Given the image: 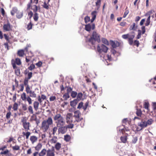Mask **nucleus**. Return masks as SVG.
Listing matches in <instances>:
<instances>
[{"label":"nucleus","mask_w":156,"mask_h":156,"mask_svg":"<svg viewBox=\"0 0 156 156\" xmlns=\"http://www.w3.org/2000/svg\"><path fill=\"white\" fill-rule=\"evenodd\" d=\"M11 62L13 69L16 68V64L18 66H20L21 64V60L20 58H16L15 60L13 59H12Z\"/></svg>","instance_id":"nucleus-5"},{"label":"nucleus","mask_w":156,"mask_h":156,"mask_svg":"<svg viewBox=\"0 0 156 156\" xmlns=\"http://www.w3.org/2000/svg\"><path fill=\"white\" fill-rule=\"evenodd\" d=\"M127 137L126 136H122L120 137V140L121 142L124 143H126L127 140Z\"/></svg>","instance_id":"nucleus-29"},{"label":"nucleus","mask_w":156,"mask_h":156,"mask_svg":"<svg viewBox=\"0 0 156 156\" xmlns=\"http://www.w3.org/2000/svg\"><path fill=\"white\" fill-rule=\"evenodd\" d=\"M61 147V144L59 143H57L55 145V147L57 151L59 150Z\"/></svg>","instance_id":"nucleus-31"},{"label":"nucleus","mask_w":156,"mask_h":156,"mask_svg":"<svg viewBox=\"0 0 156 156\" xmlns=\"http://www.w3.org/2000/svg\"><path fill=\"white\" fill-rule=\"evenodd\" d=\"M154 122V120L152 119H148L147 122H146V124L147 126L151 125Z\"/></svg>","instance_id":"nucleus-38"},{"label":"nucleus","mask_w":156,"mask_h":156,"mask_svg":"<svg viewBox=\"0 0 156 156\" xmlns=\"http://www.w3.org/2000/svg\"><path fill=\"white\" fill-rule=\"evenodd\" d=\"M89 104V101H87L85 104V105L83 106V108L84 111H85L87 109Z\"/></svg>","instance_id":"nucleus-58"},{"label":"nucleus","mask_w":156,"mask_h":156,"mask_svg":"<svg viewBox=\"0 0 156 156\" xmlns=\"http://www.w3.org/2000/svg\"><path fill=\"white\" fill-rule=\"evenodd\" d=\"M66 119L67 123H70L74 125H76L77 122H81L80 126L83 127L84 126V120L81 116V113L79 110H77L74 112V115L73 116L72 113H68L66 116Z\"/></svg>","instance_id":"nucleus-1"},{"label":"nucleus","mask_w":156,"mask_h":156,"mask_svg":"<svg viewBox=\"0 0 156 156\" xmlns=\"http://www.w3.org/2000/svg\"><path fill=\"white\" fill-rule=\"evenodd\" d=\"M42 6L44 8L48 10L49 9V5L46 2H44V4Z\"/></svg>","instance_id":"nucleus-46"},{"label":"nucleus","mask_w":156,"mask_h":156,"mask_svg":"<svg viewBox=\"0 0 156 156\" xmlns=\"http://www.w3.org/2000/svg\"><path fill=\"white\" fill-rule=\"evenodd\" d=\"M77 95V93L75 91H72L71 94V96L73 98H74L76 97Z\"/></svg>","instance_id":"nucleus-41"},{"label":"nucleus","mask_w":156,"mask_h":156,"mask_svg":"<svg viewBox=\"0 0 156 156\" xmlns=\"http://www.w3.org/2000/svg\"><path fill=\"white\" fill-rule=\"evenodd\" d=\"M97 13V12L96 11H93L91 13V15L92 16V17L96 18V17Z\"/></svg>","instance_id":"nucleus-57"},{"label":"nucleus","mask_w":156,"mask_h":156,"mask_svg":"<svg viewBox=\"0 0 156 156\" xmlns=\"http://www.w3.org/2000/svg\"><path fill=\"white\" fill-rule=\"evenodd\" d=\"M33 7H34V8H31V9L33 10L34 12L35 13L37 12L38 10V7L36 5H33Z\"/></svg>","instance_id":"nucleus-52"},{"label":"nucleus","mask_w":156,"mask_h":156,"mask_svg":"<svg viewBox=\"0 0 156 156\" xmlns=\"http://www.w3.org/2000/svg\"><path fill=\"white\" fill-rule=\"evenodd\" d=\"M23 126L26 131H28L30 129V123L29 122H27L26 120L23 119L21 121Z\"/></svg>","instance_id":"nucleus-6"},{"label":"nucleus","mask_w":156,"mask_h":156,"mask_svg":"<svg viewBox=\"0 0 156 156\" xmlns=\"http://www.w3.org/2000/svg\"><path fill=\"white\" fill-rule=\"evenodd\" d=\"M29 80L28 79L26 78H25L24 81H23V85L25 86H29L28 85V81Z\"/></svg>","instance_id":"nucleus-44"},{"label":"nucleus","mask_w":156,"mask_h":156,"mask_svg":"<svg viewBox=\"0 0 156 156\" xmlns=\"http://www.w3.org/2000/svg\"><path fill=\"white\" fill-rule=\"evenodd\" d=\"M63 117L59 113H56L53 117L54 120L55 122L63 118Z\"/></svg>","instance_id":"nucleus-14"},{"label":"nucleus","mask_w":156,"mask_h":156,"mask_svg":"<svg viewBox=\"0 0 156 156\" xmlns=\"http://www.w3.org/2000/svg\"><path fill=\"white\" fill-rule=\"evenodd\" d=\"M28 77L26 78L30 80L32 77V73L31 72H28L27 74Z\"/></svg>","instance_id":"nucleus-63"},{"label":"nucleus","mask_w":156,"mask_h":156,"mask_svg":"<svg viewBox=\"0 0 156 156\" xmlns=\"http://www.w3.org/2000/svg\"><path fill=\"white\" fill-rule=\"evenodd\" d=\"M129 129H126V128H124L120 129H119V131L123 134L125 132V131H129Z\"/></svg>","instance_id":"nucleus-54"},{"label":"nucleus","mask_w":156,"mask_h":156,"mask_svg":"<svg viewBox=\"0 0 156 156\" xmlns=\"http://www.w3.org/2000/svg\"><path fill=\"white\" fill-rule=\"evenodd\" d=\"M129 12V10L127 9V7L125 9V12L124 13L123 16V18H124L126 17V16L127 15V14H128Z\"/></svg>","instance_id":"nucleus-53"},{"label":"nucleus","mask_w":156,"mask_h":156,"mask_svg":"<svg viewBox=\"0 0 156 156\" xmlns=\"http://www.w3.org/2000/svg\"><path fill=\"white\" fill-rule=\"evenodd\" d=\"M55 151L53 147L51 149H48L46 156H55Z\"/></svg>","instance_id":"nucleus-12"},{"label":"nucleus","mask_w":156,"mask_h":156,"mask_svg":"<svg viewBox=\"0 0 156 156\" xmlns=\"http://www.w3.org/2000/svg\"><path fill=\"white\" fill-rule=\"evenodd\" d=\"M57 137L56 136H54L51 140L50 142L51 144L55 143L57 141Z\"/></svg>","instance_id":"nucleus-36"},{"label":"nucleus","mask_w":156,"mask_h":156,"mask_svg":"<svg viewBox=\"0 0 156 156\" xmlns=\"http://www.w3.org/2000/svg\"><path fill=\"white\" fill-rule=\"evenodd\" d=\"M37 137L35 136H30V140L32 144H34L37 140Z\"/></svg>","instance_id":"nucleus-15"},{"label":"nucleus","mask_w":156,"mask_h":156,"mask_svg":"<svg viewBox=\"0 0 156 156\" xmlns=\"http://www.w3.org/2000/svg\"><path fill=\"white\" fill-rule=\"evenodd\" d=\"M68 125L66 126H62L59 127L58 129V133H59L63 134L65 133L67 131V129H72L73 128V124L70 123H67Z\"/></svg>","instance_id":"nucleus-2"},{"label":"nucleus","mask_w":156,"mask_h":156,"mask_svg":"<svg viewBox=\"0 0 156 156\" xmlns=\"http://www.w3.org/2000/svg\"><path fill=\"white\" fill-rule=\"evenodd\" d=\"M71 139V137L69 135H66L64 136V140L66 142L69 141Z\"/></svg>","instance_id":"nucleus-33"},{"label":"nucleus","mask_w":156,"mask_h":156,"mask_svg":"<svg viewBox=\"0 0 156 156\" xmlns=\"http://www.w3.org/2000/svg\"><path fill=\"white\" fill-rule=\"evenodd\" d=\"M45 122H46L47 123L50 125H52L53 124V120L52 118L51 117H49L46 120H44Z\"/></svg>","instance_id":"nucleus-18"},{"label":"nucleus","mask_w":156,"mask_h":156,"mask_svg":"<svg viewBox=\"0 0 156 156\" xmlns=\"http://www.w3.org/2000/svg\"><path fill=\"white\" fill-rule=\"evenodd\" d=\"M30 53L31 55L26 56V61L27 63L28 62L31 60L32 57L34 56V55L31 52H30Z\"/></svg>","instance_id":"nucleus-24"},{"label":"nucleus","mask_w":156,"mask_h":156,"mask_svg":"<svg viewBox=\"0 0 156 156\" xmlns=\"http://www.w3.org/2000/svg\"><path fill=\"white\" fill-rule=\"evenodd\" d=\"M136 115L138 116H141L142 114V111L141 109H138L137 106H136Z\"/></svg>","instance_id":"nucleus-27"},{"label":"nucleus","mask_w":156,"mask_h":156,"mask_svg":"<svg viewBox=\"0 0 156 156\" xmlns=\"http://www.w3.org/2000/svg\"><path fill=\"white\" fill-rule=\"evenodd\" d=\"M18 104L17 103L15 102L13 105L12 108L14 111H16L18 109Z\"/></svg>","instance_id":"nucleus-35"},{"label":"nucleus","mask_w":156,"mask_h":156,"mask_svg":"<svg viewBox=\"0 0 156 156\" xmlns=\"http://www.w3.org/2000/svg\"><path fill=\"white\" fill-rule=\"evenodd\" d=\"M32 90H31L29 86H27L26 87V91L27 94L30 93Z\"/></svg>","instance_id":"nucleus-47"},{"label":"nucleus","mask_w":156,"mask_h":156,"mask_svg":"<svg viewBox=\"0 0 156 156\" xmlns=\"http://www.w3.org/2000/svg\"><path fill=\"white\" fill-rule=\"evenodd\" d=\"M22 134L23 136H25L26 139H28L29 136L31 134V133L30 132L27 131L26 133H25L24 132H23Z\"/></svg>","instance_id":"nucleus-28"},{"label":"nucleus","mask_w":156,"mask_h":156,"mask_svg":"<svg viewBox=\"0 0 156 156\" xmlns=\"http://www.w3.org/2000/svg\"><path fill=\"white\" fill-rule=\"evenodd\" d=\"M23 15V11L20 12V11H19L17 13L16 17L18 19H20L22 17Z\"/></svg>","instance_id":"nucleus-22"},{"label":"nucleus","mask_w":156,"mask_h":156,"mask_svg":"<svg viewBox=\"0 0 156 156\" xmlns=\"http://www.w3.org/2000/svg\"><path fill=\"white\" fill-rule=\"evenodd\" d=\"M28 110L29 111V112L30 113V114H33V113L34 112H33V109L32 106L30 105L28 107Z\"/></svg>","instance_id":"nucleus-56"},{"label":"nucleus","mask_w":156,"mask_h":156,"mask_svg":"<svg viewBox=\"0 0 156 156\" xmlns=\"http://www.w3.org/2000/svg\"><path fill=\"white\" fill-rule=\"evenodd\" d=\"M91 37L93 38L94 39L96 40L98 42L100 41V36L95 31H94L93 32L92 36Z\"/></svg>","instance_id":"nucleus-11"},{"label":"nucleus","mask_w":156,"mask_h":156,"mask_svg":"<svg viewBox=\"0 0 156 156\" xmlns=\"http://www.w3.org/2000/svg\"><path fill=\"white\" fill-rule=\"evenodd\" d=\"M33 24L31 22H30L27 25V28L28 30H29L32 28Z\"/></svg>","instance_id":"nucleus-43"},{"label":"nucleus","mask_w":156,"mask_h":156,"mask_svg":"<svg viewBox=\"0 0 156 156\" xmlns=\"http://www.w3.org/2000/svg\"><path fill=\"white\" fill-rule=\"evenodd\" d=\"M79 101L77 99H75L73 101H70V105L73 107L76 106Z\"/></svg>","instance_id":"nucleus-21"},{"label":"nucleus","mask_w":156,"mask_h":156,"mask_svg":"<svg viewBox=\"0 0 156 156\" xmlns=\"http://www.w3.org/2000/svg\"><path fill=\"white\" fill-rule=\"evenodd\" d=\"M96 41H97L96 40L91 37L89 39L88 41V42L90 43L92 45L94 44Z\"/></svg>","instance_id":"nucleus-34"},{"label":"nucleus","mask_w":156,"mask_h":156,"mask_svg":"<svg viewBox=\"0 0 156 156\" xmlns=\"http://www.w3.org/2000/svg\"><path fill=\"white\" fill-rule=\"evenodd\" d=\"M95 25L94 24H93L91 25L90 24H88L85 25V30L87 31H90L91 29L93 30L95 29Z\"/></svg>","instance_id":"nucleus-10"},{"label":"nucleus","mask_w":156,"mask_h":156,"mask_svg":"<svg viewBox=\"0 0 156 156\" xmlns=\"http://www.w3.org/2000/svg\"><path fill=\"white\" fill-rule=\"evenodd\" d=\"M137 25H136L135 23H133L132 24L130 25L129 29L130 30H135L137 29Z\"/></svg>","instance_id":"nucleus-20"},{"label":"nucleus","mask_w":156,"mask_h":156,"mask_svg":"<svg viewBox=\"0 0 156 156\" xmlns=\"http://www.w3.org/2000/svg\"><path fill=\"white\" fill-rule=\"evenodd\" d=\"M13 151H18L20 150V147L18 145H16L15 146L12 147Z\"/></svg>","instance_id":"nucleus-37"},{"label":"nucleus","mask_w":156,"mask_h":156,"mask_svg":"<svg viewBox=\"0 0 156 156\" xmlns=\"http://www.w3.org/2000/svg\"><path fill=\"white\" fill-rule=\"evenodd\" d=\"M139 44L140 43L138 41L136 40L134 41L133 44V45H136L137 46V47H138Z\"/></svg>","instance_id":"nucleus-64"},{"label":"nucleus","mask_w":156,"mask_h":156,"mask_svg":"<svg viewBox=\"0 0 156 156\" xmlns=\"http://www.w3.org/2000/svg\"><path fill=\"white\" fill-rule=\"evenodd\" d=\"M149 105V104L148 102H145L144 103V108L145 109L148 110Z\"/></svg>","instance_id":"nucleus-42"},{"label":"nucleus","mask_w":156,"mask_h":156,"mask_svg":"<svg viewBox=\"0 0 156 156\" xmlns=\"http://www.w3.org/2000/svg\"><path fill=\"white\" fill-rule=\"evenodd\" d=\"M19 11L16 8L14 7L11 11V14L12 16H13L15 13L17 14Z\"/></svg>","instance_id":"nucleus-23"},{"label":"nucleus","mask_w":156,"mask_h":156,"mask_svg":"<svg viewBox=\"0 0 156 156\" xmlns=\"http://www.w3.org/2000/svg\"><path fill=\"white\" fill-rule=\"evenodd\" d=\"M83 94L82 93H78V94H77V98L76 99L78 100L79 101L83 97Z\"/></svg>","instance_id":"nucleus-40"},{"label":"nucleus","mask_w":156,"mask_h":156,"mask_svg":"<svg viewBox=\"0 0 156 156\" xmlns=\"http://www.w3.org/2000/svg\"><path fill=\"white\" fill-rule=\"evenodd\" d=\"M47 150L46 149L44 148L39 153L38 155L39 156H44L47 154Z\"/></svg>","instance_id":"nucleus-17"},{"label":"nucleus","mask_w":156,"mask_h":156,"mask_svg":"<svg viewBox=\"0 0 156 156\" xmlns=\"http://www.w3.org/2000/svg\"><path fill=\"white\" fill-rule=\"evenodd\" d=\"M97 49L98 52L100 54H101L103 52L104 53H106L108 48L106 46L102 44L101 46L98 45L97 47Z\"/></svg>","instance_id":"nucleus-4"},{"label":"nucleus","mask_w":156,"mask_h":156,"mask_svg":"<svg viewBox=\"0 0 156 156\" xmlns=\"http://www.w3.org/2000/svg\"><path fill=\"white\" fill-rule=\"evenodd\" d=\"M21 98L23 101H27L28 102L29 105H30L32 103L31 99L29 96H28L27 97L26 94L25 92H23L21 94Z\"/></svg>","instance_id":"nucleus-3"},{"label":"nucleus","mask_w":156,"mask_h":156,"mask_svg":"<svg viewBox=\"0 0 156 156\" xmlns=\"http://www.w3.org/2000/svg\"><path fill=\"white\" fill-rule=\"evenodd\" d=\"M4 30L9 31L12 30V27L9 22L8 21L6 24H5L3 26Z\"/></svg>","instance_id":"nucleus-7"},{"label":"nucleus","mask_w":156,"mask_h":156,"mask_svg":"<svg viewBox=\"0 0 156 156\" xmlns=\"http://www.w3.org/2000/svg\"><path fill=\"white\" fill-rule=\"evenodd\" d=\"M33 18L35 21H37L38 20V14L37 12L34 13Z\"/></svg>","instance_id":"nucleus-45"},{"label":"nucleus","mask_w":156,"mask_h":156,"mask_svg":"<svg viewBox=\"0 0 156 156\" xmlns=\"http://www.w3.org/2000/svg\"><path fill=\"white\" fill-rule=\"evenodd\" d=\"M22 108L23 110L25 111L27 109V105L25 104H22Z\"/></svg>","instance_id":"nucleus-61"},{"label":"nucleus","mask_w":156,"mask_h":156,"mask_svg":"<svg viewBox=\"0 0 156 156\" xmlns=\"http://www.w3.org/2000/svg\"><path fill=\"white\" fill-rule=\"evenodd\" d=\"M4 37L5 39L7 41V42L11 44V43L10 42V41L9 40V37L8 36H7V35L6 34H4Z\"/></svg>","instance_id":"nucleus-55"},{"label":"nucleus","mask_w":156,"mask_h":156,"mask_svg":"<svg viewBox=\"0 0 156 156\" xmlns=\"http://www.w3.org/2000/svg\"><path fill=\"white\" fill-rule=\"evenodd\" d=\"M84 21L85 23H87L90 21V17L88 16H86L84 18Z\"/></svg>","instance_id":"nucleus-51"},{"label":"nucleus","mask_w":156,"mask_h":156,"mask_svg":"<svg viewBox=\"0 0 156 156\" xmlns=\"http://www.w3.org/2000/svg\"><path fill=\"white\" fill-rule=\"evenodd\" d=\"M46 97L45 95L44 94H41V97H40L39 95L38 96L37 100L39 103L41 104L42 101V100H45L46 99Z\"/></svg>","instance_id":"nucleus-16"},{"label":"nucleus","mask_w":156,"mask_h":156,"mask_svg":"<svg viewBox=\"0 0 156 156\" xmlns=\"http://www.w3.org/2000/svg\"><path fill=\"white\" fill-rule=\"evenodd\" d=\"M55 123H56L57 126L59 127L64 126L65 122L64 119L63 118L55 122Z\"/></svg>","instance_id":"nucleus-9"},{"label":"nucleus","mask_w":156,"mask_h":156,"mask_svg":"<svg viewBox=\"0 0 156 156\" xmlns=\"http://www.w3.org/2000/svg\"><path fill=\"white\" fill-rule=\"evenodd\" d=\"M58 127L57 126H55L54 127L53 129H52V134L53 135H54L56 133L58 129Z\"/></svg>","instance_id":"nucleus-50"},{"label":"nucleus","mask_w":156,"mask_h":156,"mask_svg":"<svg viewBox=\"0 0 156 156\" xmlns=\"http://www.w3.org/2000/svg\"><path fill=\"white\" fill-rule=\"evenodd\" d=\"M66 88L67 90V92L66 93H68V94H69V93L71 92L72 91L73 88L70 87L69 86H66Z\"/></svg>","instance_id":"nucleus-49"},{"label":"nucleus","mask_w":156,"mask_h":156,"mask_svg":"<svg viewBox=\"0 0 156 156\" xmlns=\"http://www.w3.org/2000/svg\"><path fill=\"white\" fill-rule=\"evenodd\" d=\"M11 115V112H8L7 113V114H6V119H9L10 118Z\"/></svg>","instance_id":"nucleus-60"},{"label":"nucleus","mask_w":156,"mask_h":156,"mask_svg":"<svg viewBox=\"0 0 156 156\" xmlns=\"http://www.w3.org/2000/svg\"><path fill=\"white\" fill-rule=\"evenodd\" d=\"M50 125L45 122L44 121L42 122L41 124V127L44 131L46 132L49 128Z\"/></svg>","instance_id":"nucleus-8"},{"label":"nucleus","mask_w":156,"mask_h":156,"mask_svg":"<svg viewBox=\"0 0 156 156\" xmlns=\"http://www.w3.org/2000/svg\"><path fill=\"white\" fill-rule=\"evenodd\" d=\"M35 65L32 64L28 67V69L30 70H32L33 69H34L35 68Z\"/></svg>","instance_id":"nucleus-59"},{"label":"nucleus","mask_w":156,"mask_h":156,"mask_svg":"<svg viewBox=\"0 0 156 156\" xmlns=\"http://www.w3.org/2000/svg\"><path fill=\"white\" fill-rule=\"evenodd\" d=\"M150 17H148L146 23H145V25L146 26H148L149 25L150 22Z\"/></svg>","instance_id":"nucleus-62"},{"label":"nucleus","mask_w":156,"mask_h":156,"mask_svg":"<svg viewBox=\"0 0 156 156\" xmlns=\"http://www.w3.org/2000/svg\"><path fill=\"white\" fill-rule=\"evenodd\" d=\"M17 55L20 57H23L24 54V51L23 50H20L17 52Z\"/></svg>","instance_id":"nucleus-26"},{"label":"nucleus","mask_w":156,"mask_h":156,"mask_svg":"<svg viewBox=\"0 0 156 156\" xmlns=\"http://www.w3.org/2000/svg\"><path fill=\"white\" fill-rule=\"evenodd\" d=\"M33 105L35 110L37 111L38 109L39 103L38 102L35 101Z\"/></svg>","instance_id":"nucleus-25"},{"label":"nucleus","mask_w":156,"mask_h":156,"mask_svg":"<svg viewBox=\"0 0 156 156\" xmlns=\"http://www.w3.org/2000/svg\"><path fill=\"white\" fill-rule=\"evenodd\" d=\"M14 69H15L14 71L15 73L17 76H20V71L19 67L16 66Z\"/></svg>","instance_id":"nucleus-19"},{"label":"nucleus","mask_w":156,"mask_h":156,"mask_svg":"<svg viewBox=\"0 0 156 156\" xmlns=\"http://www.w3.org/2000/svg\"><path fill=\"white\" fill-rule=\"evenodd\" d=\"M138 126L141 128L140 129V130L146 127L147 126L146 122L143 120L140 122L138 123Z\"/></svg>","instance_id":"nucleus-13"},{"label":"nucleus","mask_w":156,"mask_h":156,"mask_svg":"<svg viewBox=\"0 0 156 156\" xmlns=\"http://www.w3.org/2000/svg\"><path fill=\"white\" fill-rule=\"evenodd\" d=\"M42 146L41 143H38L37 145L35 147V150L37 151H39L41 149Z\"/></svg>","instance_id":"nucleus-30"},{"label":"nucleus","mask_w":156,"mask_h":156,"mask_svg":"<svg viewBox=\"0 0 156 156\" xmlns=\"http://www.w3.org/2000/svg\"><path fill=\"white\" fill-rule=\"evenodd\" d=\"M70 97V96L69 94L68 93H66L63 96V98L65 100H67Z\"/></svg>","instance_id":"nucleus-32"},{"label":"nucleus","mask_w":156,"mask_h":156,"mask_svg":"<svg viewBox=\"0 0 156 156\" xmlns=\"http://www.w3.org/2000/svg\"><path fill=\"white\" fill-rule=\"evenodd\" d=\"M101 0H97L96 2V6L98 9L100 8L101 6Z\"/></svg>","instance_id":"nucleus-39"},{"label":"nucleus","mask_w":156,"mask_h":156,"mask_svg":"<svg viewBox=\"0 0 156 156\" xmlns=\"http://www.w3.org/2000/svg\"><path fill=\"white\" fill-rule=\"evenodd\" d=\"M30 95L29 96L30 97L36 98V94L34 91H31L30 93Z\"/></svg>","instance_id":"nucleus-48"}]
</instances>
